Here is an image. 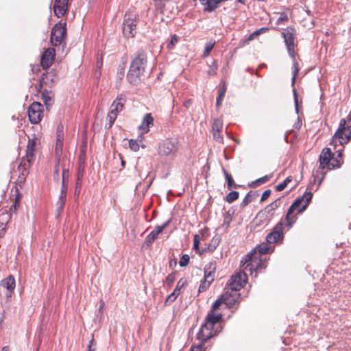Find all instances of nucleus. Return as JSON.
<instances>
[{
	"instance_id": "nucleus-33",
	"label": "nucleus",
	"mask_w": 351,
	"mask_h": 351,
	"mask_svg": "<svg viewBox=\"0 0 351 351\" xmlns=\"http://www.w3.org/2000/svg\"><path fill=\"white\" fill-rule=\"evenodd\" d=\"M63 141H56L55 147V156L56 158H63L62 155ZM66 158V157H64Z\"/></svg>"
},
{
	"instance_id": "nucleus-13",
	"label": "nucleus",
	"mask_w": 351,
	"mask_h": 351,
	"mask_svg": "<svg viewBox=\"0 0 351 351\" xmlns=\"http://www.w3.org/2000/svg\"><path fill=\"white\" fill-rule=\"evenodd\" d=\"M247 280L246 274L244 271H239L231 276L226 287L239 291L247 283Z\"/></svg>"
},
{
	"instance_id": "nucleus-37",
	"label": "nucleus",
	"mask_w": 351,
	"mask_h": 351,
	"mask_svg": "<svg viewBox=\"0 0 351 351\" xmlns=\"http://www.w3.org/2000/svg\"><path fill=\"white\" fill-rule=\"evenodd\" d=\"M292 181V177L288 176L282 182L278 184L276 186L275 189L277 191H283L288 184Z\"/></svg>"
},
{
	"instance_id": "nucleus-7",
	"label": "nucleus",
	"mask_w": 351,
	"mask_h": 351,
	"mask_svg": "<svg viewBox=\"0 0 351 351\" xmlns=\"http://www.w3.org/2000/svg\"><path fill=\"white\" fill-rule=\"evenodd\" d=\"M179 149L176 138H166L158 144V154L161 156H175Z\"/></svg>"
},
{
	"instance_id": "nucleus-29",
	"label": "nucleus",
	"mask_w": 351,
	"mask_h": 351,
	"mask_svg": "<svg viewBox=\"0 0 351 351\" xmlns=\"http://www.w3.org/2000/svg\"><path fill=\"white\" fill-rule=\"evenodd\" d=\"M227 90V86L225 82L221 83L219 84V90H218V96L217 98L216 106L217 108L221 106L222 104V101L225 96L226 92Z\"/></svg>"
},
{
	"instance_id": "nucleus-43",
	"label": "nucleus",
	"mask_w": 351,
	"mask_h": 351,
	"mask_svg": "<svg viewBox=\"0 0 351 351\" xmlns=\"http://www.w3.org/2000/svg\"><path fill=\"white\" fill-rule=\"evenodd\" d=\"M156 8L160 13H164V8L167 0H154Z\"/></svg>"
},
{
	"instance_id": "nucleus-42",
	"label": "nucleus",
	"mask_w": 351,
	"mask_h": 351,
	"mask_svg": "<svg viewBox=\"0 0 351 351\" xmlns=\"http://www.w3.org/2000/svg\"><path fill=\"white\" fill-rule=\"evenodd\" d=\"M223 128L222 121L217 119L214 120V122L212 125V130L213 132H221Z\"/></svg>"
},
{
	"instance_id": "nucleus-12",
	"label": "nucleus",
	"mask_w": 351,
	"mask_h": 351,
	"mask_svg": "<svg viewBox=\"0 0 351 351\" xmlns=\"http://www.w3.org/2000/svg\"><path fill=\"white\" fill-rule=\"evenodd\" d=\"M284 228L285 223L282 220L277 223L272 231L267 235V242L269 244L282 243L284 239Z\"/></svg>"
},
{
	"instance_id": "nucleus-17",
	"label": "nucleus",
	"mask_w": 351,
	"mask_h": 351,
	"mask_svg": "<svg viewBox=\"0 0 351 351\" xmlns=\"http://www.w3.org/2000/svg\"><path fill=\"white\" fill-rule=\"evenodd\" d=\"M33 162H29L22 158L21 162L18 166V171L19 172L18 178L16 181V184L21 186L25 182L26 178L29 174V168L32 166Z\"/></svg>"
},
{
	"instance_id": "nucleus-61",
	"label": "nucleus",
	"mask_w": 351,
	"mask_h": 351,
	"mask_svg": "<svg viewBox=\"0 0 351 351\" xmlns=\"http://www.w3.org/2000/svg\"><path fill=\"white\" fill-rule=\"evenodd\" d=\"M82 180H78V178H77V180H76V186H75V193H80V188H81V185H82Z\"/></svg>"
},
{
	"instance_id": "nucleus-44",
	"label": "nucleus",
	"mask_w": 351,
	"mask_h": 351,
	"mask_svg": "<svg viewBox=\"0 0 351 351\" xmlns=\"http://www.w3.org/2000/svg\"><path fill=\"white\" fill-rule=\"evenodd\" d=\"M199 243L200 237L198 234H195L193 238V249L195 250L196 253L202 254L204 252H202V250L201 251L199 249Z\"/></svg>"
},
{
	"instance_id": "nucleus-63",
	"label": "nucleus",
	"mask_w": 351,
	"mask_h": 351,
	"mask_svg": "<svg viewBox=\"0 0 351 351\" xmlns=\"http://www.w3.org/2000/svg\"><path fill=\"white\" fill-rule=\"evenodd\" d=\"M102 66V59L101 58V60H99V58H97V66L98 68H101Z\"/></svg>"
},
{
	"instance_id": "nucleus-60",
	"label": "nucleus",
	"mask_w": 351,
	"mask_h": 351,
	"mask_svg": "<svg viewBox=\"0 0 351 351\" xmlns=\"http://www.w3.org/2000/svg\"><path fill=\"white\" fill-rule=\"evenodd\" d=\"M43 85H45V82H43V79L40 78V80H39V82L36 84V88L38 92H40L41 91V89H42Z\"/></svg>"
},
{
	"instance_id": "nucleus-34",
	"label": "nucleus",
	"mask_w": 351,
	"mask_h": 351,
	"mask_svg": "<svg viewBox=\"0 0 351 351\" xmlns=\"http://www.w3.org/2000/svg\"><path fill=\"white\" fill-rule=\"evenodd\" d=\"M213 281L210 280H208L207 278L204 277V280L201 281V284L199 287L198 291L199 292H204L206 291L210 286Z\"/></svg>"
},
{
	"instance_id": "nucleus-15",
	"label": "nucleus",
	"mask_w": 351,
	"mask_h": 351,
	"mask_svg": "<svg viewBox=\"0 0 351 351\" xmlns=\"http://www.w3.org/2000/svg\"><path fill=\"white\" fill-rule=\"evenodd\" d=\"M221 295L224 299V304L228 308H232L239 302L241 295L239 291L233 290L226 287Z\"/></svg>"
},
{
	"instance_id": "nucleus-3",
	"label": "nucleus",
	"mask_w": 351,
	"mask_h": 351,
	"mask_svg": "<svg viewBox=\"0 0 351 351\" xmlns=\"http://www.w3.org/2000/svg\"><path fill=\"white\" fill-rule=\"evenodd\" d=\"M147 62V56L143 50L137 51L132 57L129 71L127 74V80L130 84L137 85L141 82Z\"/></svg>"
},
{
	"instance_id": "nucleus-62",
	"label": "nucleus",
	"mask_w": 351,
	"mask_h": 351,
	"mask_svg": "<svg viewBox=\"0 0 351 351\" xmlns=\"http://www.w3.org/2000/svg\"><path fill=\"white\" fill-rule=\"evenodd\" d=\"M268 29L267 28H261L259 30H257L256 31L254 34H256V35H258L261 32H265Z\"/></svg>"
},
{
	"instance_id": "nucleus-40",
	"label": "nucleus",
	"mask_w": 351,
	"mask_h": 351,
	"mask_svg": "<svg viewBox=\"0 0 351 351\" xmlns=\"http://www.w3.org/2000/svg\"><path fill=\"white\" fill-rule=\"evenodd\" d=\"M56 141H64V127L59 124L56 129Z\"/></svg>"
},
{
	"instance_id": "nucleus-23",
	"label": "nucleus",
	"mask_w": 351,
	"mask_h": 351,
	"mask_svg": "<svg viewBox=\"0 0 351 351\" xmlns=\"http://www.w3.org/2000/svg\"><path fill=\"white\" fill-rule=\"evenodd\" d=\"M186 280L184 278H181L179 280L176 285V287L169 295L167 298L165 300V304H169L171 302H174L178 296L180 294V291L182 287L186 285Z\"/></svg>"
},
{
	"instance_id": "nucleus-46",
	"label": "nucleus",
	"mask_w": 351,
	"mask_h": 351,
	"mask_svg": "<svg viewBox=\"0 0 351 351\" xmlns=\"http://www.w3.org/2000/svg\"><path fill=\"white\" fill-rule=\"evenodd\" d=\"M218 69V65L215 61L210 65L207 74L210 76L215 75Z\"/></svg>"
},
{
	"instance_id": "nucleus-45",
	"label": "nucleus",
	"mask_w": 351,
	"mask_h": 351,
	"mask_svg": "<svg viewBox=\"0 0 351 351\" xmlns=\"http://www.w3.org/2000/svg\"><path fill=\"white\" fill-rule=\"evenodd\" d=\"M62 158H56V165H55V167H54V179L56 180L57 181L59 179V167L61 165L62 166Z\"/></svg>"
},
{
	"instance_id": "nucleus-31",
	"label": "nucleus",
	"mask_w": 351,
	"mask_h": 351,
	"mask_svg": "<svg viewBox=\"0 0 351 351\" xmlns=\"http://www.w3.org/2000/svg\"><path fill=\"white\" fill-rule=\"evenodd\" d=\"M222 171L227 181V188L229 190H231L233 188H237L238 186L237 184L234 183V181L231 176L227 170L224 168H222Z\"/></svg>"
},
{
	"instance_id": "nucleus-51",
	"label": "nucleus",
	"mask_w": 351,
	"mask_h": 351,
	"mask_svg": "<svg viewBox=\"0 0 351 351\" xmlns=\"http://www.w3.org/2000/svg\"><path fill=\"white\" fill-rule=\"evenodd\" d=\"M189 256L188 254H184L179 261V264L181 267H185L189 263Z\"/></svg>"
},
{
	"instance_id": "nucleus-52",
	"label": "nucleus",
	"mask_w": 351,
	"mask_h": 351,
	"mask_svg": "<svg viewBox=\"0 0 351 351\" xmlns=\"http://www.w3.org/2000/svg\"><path fill=\"white\" fill-rule=\"evenodd\" d=\"M178 36L176 34L171 36V40L167 44V48L169 50L173 49L174 47V45L178 43Z\"/></svg>"
},
{
	"instance_id": "nucleus-38",
	"label": "nucleus",
	"mask_w": 351,
	"mask_h": 351,
	"mask_svg": "<svg viewBox=\"0 0 351 351\" xmlns=\"http://www.w3.org/2000/svg\"><path fill=\"white\" fill-rule=\"evenodd\" d=\"M271 176H263L257 180H256L255 181H254L252 184V186H258L267 182H268L270 179H271Z\"/></svg>"
},
{
	"instance_id": "nucleus-21",
	"label": "nucleus",
	"mask_w": 351,
	"mask_h": 351,
	"mask_svg": "<svg viewBox=\"0 0 351 351\" xmlns=\"http://www.w3.org/2000/svg\"><path fill=\"white\" fill-rule=\"evenodd\" d=\"M69 0H55L53 4V11L58 17L64 16L68 10Z\"/></svg>"
},
{
	"instance_id": "nucleus-24",
	"label": "nucleus",
	"mask_w": 351,
	"mask_h": 351,
	"mask_svg": "<svg viewBox=\"0 0 351 351\" xmlns=\"http://www.w3.org/2000/svg\"><path fill=\"white\" fill-rule=\"evenodd\" d=\"M153 125L154 118L151 113H147L144 116L142 123L138 127V129L141 130L143 134H146L149 131L150 127Z\"/></svg>"
},
{
	"instance_id": "nucleus-27",
	"label": "nucleus",
	"mask_w": 351,
	"mask_h": 351,
	"mask_svg": "<svg viewBox=\"0 0 351 351\" xmlns=\"http://www.w3.org/2000/svg\"><path fill=\"white\" fill-rule=\"evenodd\" d=\"M41 78L43 79V82H45V85L51 86L57 80V75L54 71H51L43 73Z\"/></svg>"
},
{
	"instance_id": "nucleus-36",
	"label": "nucleus",
	"mask_w": 351,
	"mask_h": 351,
	"mask_svg": "<svg viewBox=\"0 0 351 351\" xmlns=\"http://www.w3.org/2000/svg\"><path fill=\"white\" fill-rule=\"evenodd\" d=\"M239 192L236 191H231L230 192L226 197L225 199L226 201L229 203V204H231L234 201L237 200L238 198H239Z\"/></svg>"
},
{
	"instance_id": "nucleus-14",
	"label": "nucleus",
	"mask_w": 351,
	"mask_h": 351,
	"mask_svg": "<svg viewBox=\"0 0 351 351\" xmlns=\"http://www.w3.org/2000/svg\"><path fill=\"white\" fill-rule=\"evenodd\" d=\"M43 116V106L37 101L33 102L28 108L29 120L32 124H38L40 122Z\"/></svg>"
},
{
	"instance_id": "nucleus-32",
	"label": "nucleus",
	"mask_w": 351,
	"mask_h": 351,
	"mask_svg": "<svg viewBox=\"0 0 351 351\" xmlns=\"http://www.w3.org/2000/svg\"><path fill=\"white\" fill-rule=\"evenodd\" d=\"M117 117V114L113 112V111L110 110L107 114L105 128L106 129H110L116 121Z\"/></svg>"
},
{
	"instance_id": "nucleus-50",
	"label": "nucleus",
	"mask_w": 351,
	"mask_h": 351,
	"mask_svg": "<svg viewBox=\"0 0 351 351\" xmlns=\"http://www.w3.org/2000/svg\"><path fill=\"white\" fill-rule=\"evenodd\" d=\"M129 147L134 152L138 151L139 150V147H140L139 144L137 142V141L132 140V139L129 141Z\"/></svg>"
},
{
	"instance_id": "nucleus-10",
	"label": "nucleus",
	"mask_w": 351,
	"mask_h": 351,
	"mask_svg": "<svg viewBox=\"0 0 351 351\" xmlns=\"http://www.w3.org/2000/svg\"><path fill=\"white\" fill-rule=\"evenodd\" d=\"M66 36V23H57L51 29V43L54 46H58L62 44Z\"/></svg>"
},
{
	"instance_id": "nucleus-55",
	"label": "nucleus",
	"mask_w": 351,
	"mask_h": 351,
	"mask_svg": "<svg viewBox=\"0 0 351 351\" xmlns=\"http://www.w3.org/2000/svg\"><path fill=\"white\" fill-rule=\"evenodd\" d=\"M16 193H17L15 196L14 204V210H16L20 206V202L21 198V194L19 193L18 189H16Z\"/></svg>"
},
{
	"instance_id": "nucleus-49",
	"label": "nucleus",
	"mask_w": 351,
	"mask_h": 351,
	"mask_svg": "<svg viewBox=\"0 0 351 351\" xmlns=\"http://www.w3.org/2000/svg\"><path fill=\"white\" fill-rule=\"evenodd\" d=\"M289 21V18L287 14L282 12L280 14V17L276 21V25L284 24Z\"/></svg>"
},
{
	"instance_id": "nucleus-59",
	"label": "nucleus",
	"mask_w": 351,
	"mask_h": 351,
	"mask_svg": "<svg viewBox=\"0 0 351 351\" xmlns=\"http://www.w3.org/2000/svg\"><path fill=\"white\" fill-rule=\"evenodd\" d=\"M203 344L199 343L195 346H192L189 351H202Z\"/></svg>"
},
{
	"instance_id": "nucleus-41",
	"label": "nucleus",
	"mask_w": 351,
	"mask_h": 351,
	"mask_svg": "<svg viewBox=\"0 0 351 351\" xmlns=\"http://www.w3.org/2000/svg\"><path fill=\"white\" fill-rule=\"evenodd\" d=\"M223 303H224V299L223 298L222 295H221L220 297L214 302L208 313H215L214 312L217 311Z\"/></svg>"
},
{
	"instance_id": "nucleus-30",
	"label": "nucleus",
	"mask_w": 351,
	"mask_h": 351,
	"mask_svg": "<svg viewBox=\"0 0 351 351\" xmlns=\"http://www.w3.org/2000/svg\"><path fill=\"white\" fill-rule=\"evenodd\" d=\"M53 96L54 95L51 91L45 90L42 92V100L46 105L47 108L51 106Z\"/></svg>"
},
{
	"instance_id": "nucleus-28",
	"label": "nucleus",
	"mask_w": 351,
	"mask_h": 351,
	"mask_svg": "<svg viewBox=\"0 0 351 351\" xmlns=\"http://www.w3.org/2000/svg\"><path fill=\"white\" fill-rule=\"evenodd\" d=\"M298 215L297 213H295V211L288 209L286 217L285 219L286 221V226L291 228L293 226V224L297 221L298 219Z\"/></svg>"
},
{
	"instance_id": "nucleus-39",
	"label": "nucleus",
	"mask_w": 351,
	"mask_h": 351,
	"mask_svg": "<svg viewBox=\"0 0 351 351\" xmlns=\"http://www.w3.org/2000/svg\"><path fill=\"white\" fill-rule=\"evenodd\" d=\"M219 244L217 239H212L208 247L202 250V252H213Z\"/></svg>"
},
{
	"instance_id": "nucleus-53",
	"label": "nucleus",
	"mask_w": 351,
	"mask_h": 351,
	"mask_svg": "<svg viewBox=\"0 0 351 351\" xmlns=\"http://www.w3.org/2000/svg\"><path fill=\"white\" fill-rule=\"evenodd\" d=\"M84 170H85V165H78L77 172V178H78V180L83 179Z\"/></svg>"
},
{
	"instance_id": "nucleus-22",
	"label": "nucleus",
	"mask_w": 351,
	"mask_h": 351,
	"mask_svg": "<svg viewBox=\"0 0 351 351\" xmlns=\"http://www.w3.org/2000/svg\"><path fill=\"white\" fill-rule=\"evenodd\" d=\"M126 103V97L124 95L121 94L112 102L110 110L118 115L119 112L123 110Z\"/></svg>"
},
{
	"instance_id": "nucleus-5",
	"label": "nucleus",
	"mask_w": 351,
	"mask_h": 351,
	"mask_svg": "<svg viewBox=\"0 0 351 351\" xmlns=\"http://www.w3.org/2000/svg\"><path fill=\"white\" fill-rule=\"evenodd\" d=\"M138 15L134 11L128 10L124 15L122 31L127 38H134L136 34V26Z\"/></svg>"
},
{
	"instance_id": "nucleus-47",
	"label": "nucleus",
	"mask_w": 351,
	"mask_h": 351,
	"mask_svg": "<svg viewBox=\"0 0 351 351\" xmlns=\"http://www.w3.org/2000/svg\"><path fill=\"white\" fill-rule=\"evenodd\" d=\"M214 45H215V43H212V42H209V43H206V45L205 46L204 51L203 53V57H207L210 54V51L213 49Z\"/></svg>"
},
{
	"instance_id": "nucleus-48",
	"label": "nucleus",
	"mask_w": 351,
	"mask_h": 351,
	"mask_svg": "<svg viewBox=\"0 0 351 351\" xmlns=\"http://www.w3.org/2000/svg\"><path fill=\"white\" fill-rule=\"evenodd\" d=\"M252 201V197L250 193H248L241 202L240 206L245 208Z\"/></svg>"
},
{
	"instance_id": "nucleus-2",
	"label": "nucleus",
	"mask_w": 351,
	"mask_h": 351,
	"mask_svg": "<svg viewBox=\"0 0 351 351\" xmlns=\"http://www.w3.org/2000/svg\"><path fill=\"white\" fill-rule=\"evenodd\" d=\"M222 319L221 313H208L204 324L197 334V339L204 343L210 338L217 335L221 330L220 321Z\"/></svg>"
},
{
	"instance_id": "nucleus-25",
	"label": "nucleus",
	"mask_w": 351,
	"mask_h": 351,
	"mask_svg": "<svg viewBox=\"0 0 351 351\" xmlns=\"http://www.w3.org/2000/svg\"><path fill=\"white\" fill-rule=\"evenodd\" d=\"M217 269V263L215 261H210L204 267V278L208 280L214 281Z\"/></svg>"
},
{
	"instance_id": "nucleus-8",
	"label": "nucleus",
	"mask_w": 351,
	"mask_h": 351,
	"mask_svg": "<svg viewBox=\"0 0 351 351\" xmlns=\"http://www.w3.org/2000/svg\"><path fill=\"white\" fill-rule=\"evenodd\" d=\"M69 161L67 158H62V185L60 189V195L59 197V202L60 203L61 206L64 204L66 193L68 190V182L69 178Z\"/></svg>"
},
{
	"instance_id": "nucleus-58",
	"label": "nucleus",
	"mask_w": 351,
	"mask_h": 351,
	"mask_svg": "<svg viewBox=\"0 0 351 351\" xmlns=\"http://www.w3.org/2000/svg\"><path fill=\"white\" fill-rule=\"evenodd\" d=\"M270 194H271V190L267 189V190L263 192V193L262 194V196L261 198V202L265 201L269 197Z\"/></svg>"
},
{
	"instance_id": "nucleus-20",
	"label": "nucleus",
	"mask_w": 351,
	"mask_h": 351,
	"mask_svg": "<svg viewBox=\"0 0 351 351\" xmlns=\"http://www.w3.org/2000/svg\"><path fill=\"white\" fill-rule=\"evenodd\" d=\"M0 285L6 289V296L8 298L11 297L16 287L14 277L12 275H9L6 278L0 282Z\"/></svg>"
},
{
	"instance_id": "nucleus-11",
	"label": "nucleus",
	"mask_w": 351,
	"mask_h": 351,
	"mask_svg": "<svg viewBox=\"0 0 351 351\" xmlns=\"http://www.w3.org/2000/svg\"><path fill=\"white\" fill-rule=\"evenodd\" d=\"M312 197L313 193L311 191H306L302 197H298L293 202L289 209L300 214L306 208Z\"/></svg>"
},
{
	"instance_id": "nucleus-54",
	"label": "nucleus",
	"mask_w": 351,
	"mask_h": 351,
	"mask_svg": "<svg viewBox=\"0 0 351 351\" xmlns=\"http://www.w3.org/2000/svg\"><path fill=\"white\" fill-rule=\"evenodd\" d=\"M176 280V276L174 274H169L166 278V283L169 287H171Z\"/></svg>"
},
{
	"instance_id": "nucleus-4",
	"label": "nucleus",
	"mask_w": 351,
	"mask_h": 351,
	"mask_svg": "<svg viewBox=\"0 0 351 351\" xmlns=\"http://www.w3.org/2000/svg\"><path fill=\"white\" fill-rule=\"evenodd\" d=\"M296 30L293 27H288L283 32H282V36L284 38L285 45L287 49L289 55L292 58L293 60V77H292V85L293 86L295 83L296 77L300 71L299 62L296 59L295 53V35Z\"/></svg>"
},
{
	"instance_id": "nucleus-56",
	"label": "nucleus",
	"mask_w": 351,
	"mask_h": 351,
	"mask_svg": "<svg viewBox=\"0 0 351 351\" xmlns=\"http://www.w3.org/2000/svg\"><path fill=\"white\" fill-rule=\"evenodd\" d=\"M221 132H213V138L219 143H223V137L221 135Z\"/></svg>"
},
{
	"instance_id": "nucleus-6",
	"label": "nucleus",
	"mask_w": 351,
	"mask_h": 351,
	"mask_svg": "<svg viewBox=\"0 0 351 351\" xmlns=\"http://www.w3.org/2000/svg\"><path fill=\"white\" fill-rule=\"evenodd\" d=\"M351 138V125H347L346 121L341 119L340 121L339 127L334 134L330 144L335 147L339 143L342 147L348 143Z\"/></svg>"
},
{
	"instance_id": "nucleus-35",
	"label": "nucleus",
	"mask_w": 351,
	"mask_h": 351,
	"mask_svg": "<svg viewBox=\"0 0 351 351\" xmlns=\"http://www.w3.org/2000/svg\"><path fill=\"white\" fill-rule=\"evenodd\" d=\"M271 248V247L268 245V243H262L258 247H256L257 250L261 254H267L269 253Z\"/></svg>"
},
{
	"instance_id": "nucleus-26",
	"label": "nucleus",
	"mask_w": 351,
	"mask_h": 351,
	"mask_svg": "<svg viewBox=\"0 0 351 351\" xmlns=\"http://www.w3.org/2000/svg\"><path fill=\"white\" fill-rule=\"evenodd\" d=\"M279 202L278 200H276L267 206L265 208L264 211H261L257 214V217H263L265 213H267L270 216L274 215V210L278 207Z\"/></svg>"
},
{
	"instance_id": "nucleus-1",
	"label": "nucleus",
	"mask_w": 351,
	"mask_h": 351,
	"mask_svg": "<svg viewBox=\"0 0 351 351\" xmlns=\"http://www.w3.org/2000/svg\"><path fill=\"white\" fill-rule=\"evenodd\" d=\"M342 152L343 149L337 150V156L334 157L330 148L322 149L319 156V167L313 174V182H317V186L322 184L328 171L341 167L343 163Z\"/></svg>"
},
{
	"instance_id": "nucleus-16",
	"label": "nucleus",
	"mask_w": 351,
	"mask_h": 351,
	"mask_svg": "<svg viewBox=\"0 0 351 351\" xmlns=\"http://www.w3.org/2000/svg\"><path fill=\"white\" fill-rule=\"evenodd\" d=\"M171 219H169L161 226H156L154 229L145 238L144 245L150 247L158 235L170 224Z\"/></svg>"
},
{
	"instance_id": "nucleus-9",
	"label": "nucleus",
	"mask_w": 351,
	"mask_h": 351,
	"mask_svg": "<svg viewBox=\"0 0 351 351\" xmlns=\"http://www.w3.org/2000/svg\"><path fill=\"white\" fill-rule=\"evenodd\" d=\"M260 258L256 257V252H252L245 256L243 259L241 261L240 267L243 268V270L250 271L252 274L253 271H256L259 267Z\"/></svg>"
},
{
	"instance_id": "nucleus-19",
	"label": "nucleus",
	"mask_w": 351,
	"mask_h": 351,
	"mask_svg": "<svg viewBox=\"0 0 351 351\" xmlns=\"http://www.w3.org/2000/svg\"><path fill=\"white\" fill-rule=\"evenodd\" d=\"M56 56V51L53 48H48L46 49L42 56L40 64L44 69L49 68L53 64Z\"/></svg>"
},
{
	"instance_id": "nucleus-18",
	"label": "nucleus",
	"mask_w": 351,
	"mask_h": 351,
	"mask_svg": "<svg viewBox=\"0 0 351 351\" xmlns=\"http://www.w3.org/2000/svg\"><path fill=\"white\" fill-rule=\"evenodd\" d=\"M39 140L36 137L35 134H34L33 138H29L26 148V154L25 156L23 157L29 163L34 162L35 160L36 146Z\"/></svg>"
},
{
	"instance_id": "nucleus-64",
	"label": "nucleus",
	"mask_w": 351,
	"mask_h": 351,
	"mask_svg": "<svg viewBox=\"0 0 351 351\" xmlns=\"http://www.w3.org/2000/svg\"><path fill=\"white\" fill-rule=\"evenodd\" d=\"M1 351H10V350L9 347H8V346H4V347H3V348H2V350H1Z\"/></svg>"
},
{
	"instance_id": "nucleus-57",
	"label": "nucleus",
	"mask_w": 351,
	"mask_h": 351,
	"mask_svg": "<svg viewBox=\"0 0 351 351\" xmlns=\"http://www.w3.org/2000/svg\"><path fill=\"white\" fill-rule=\"evenodd\" d=\"M78 165H85V153L83 151H81L79 156Z\"/></svg>"
}]
</instances>
